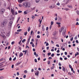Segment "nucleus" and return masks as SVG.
I'll list each match as a JSON object with an SVG mask.
<instances>
[{"instance_id": "56", "label": "nucleus", "mask_w": 79, "mask_h": 79, "mask_svg": "<svg viewBox=\"0 0 79 79\" xmlns=\"http://www.w3.org/2000/svg\"><path fill=\"white\" fill-rule=\"evenodd\" d=\"M52 26L50 25V26L49 29H52Z\"/></svg>"}, {"instance_id": "45", "label": "nucleus", "mask_w": 79, "mask_h": 79, "mask_svg": "<svg viewBox=\"0 0 79 79\" xmlns=\"http://www.w3.org/2000/svg\"><path fill=\"white\" fill-rule=\"evenodd\" d=\"M35 63H37V59H35Z\"/></svg>"}, {"instance_id": "13", "label": "nucleus", "mask_w": 79, "mask_h": 79, "mask_svg": "<svg viewBox=\"0 0 79 79\" xmlns=\"http://www.w3.org/2000/svg\"><path fill=\"white\" fill-rule=\"evenodd\" d=\"M65 32H66V30H64L62 32V34L64 35H65Z\"/></svg>"}, {"instance_id": "26", "label": "nucleus", "mask_w": 79, "mask_h": 79, "mask_svg": "<svg viewBox=\"0 0 79 79\" xmlns=\"http://www.w3.org/2000/svg\"><path fill=\"white\" fill-rule=\"evenodd\" d=\"M25 41H26V40H25V39H24L23 40H22V42L23 43H24V42Z\"/></svg>"}, {"instance_id": "53", "label": "nucleus", "mask_w": 79, "mask_h": 79, "mask_svg": "<svg viewBox=\"0 0 79 79\" xmlns=\"http://www.w3.org/2000/svg\"><path fill=\"white\" fill-rule=\"evenodd\" d=\"M76 21H79V19L78 18H77L76 19Z\"/></svg>"}, {"instance_id": "17", "label": "nucleus", "mask_w": 79, "mask_h": 79, "mask_svg": "<svg viewBox=\"0 0 79 79\" xmlns=\"http://www.w3.org/2000/svg\"><path fill=\"white\" fill-rule=\"evenodd\" d=\"M68 7L69 8H73V6L72 5L69 6H68Z\"/></svg>"}, {"instance_id": "61", "label": "nucleus", "mask_w": 79, "mask_h": 79, "mask_svg": "<svg viewBox=\"0 0 79 79\" xmlns=\"http://www.w3.org/2000/svg\"><path fill=\"white\" fill-rule=\"evenodd\" d=\"M68 74H69V75H70V76H71V75H72V74H71V73H69Z\"/></svg>"}, {"instance_id": "28", "label": "nucleus", "mask_w": 79, "mask_h": 79, "mask_svg": "<svg viewBox=\"0 0 79 79\" xmlns=\"http://www.w3.org/2000/svg\"><path fill=\"white\" fill-rule=\"evenodd\" d=\"M27 32H24V35H27Z\"/></svg>"}, {"instance_id": "14", "label": "nucleus", "mask_w": 79, "mask_h": 79, "mask_svg": "<svg viewBox=\"0 0 79 79\" xmlns=\"http://www.w3.org/2000/svg\"><path fill=\"white\" fill-rule=\"evenodd\" d=\"M58 20L59 22H60L61 20V17H59L58 18Z\"/></svg>"}, {"instance_id": "50", "label": "nucleus", "mask_w": 79, "mask_h": 79, "mask_svg": "<svg viewBox=\"0 0 79 79\" xmlns=\"http://www.w3.org/2000/svg\"><path fill=\"white\" fill-rule=\"evenodd\" d=\"M17 76H19V72H17Z\"/></svg>"}, {"instance_id": "39", "label": "nucleus", "mask_w": 79, "mask_h": 79, "mask_svg": "<svg viewBox=\"0 0 79 79\" xmlns=\"http://www.w3.org/2000/svg\"><path fill=\"white\" fill-rule=\"evenodd\" d=\"M54 69V67H53V66L51 68V70H52V69Z\"/></svg>"}, {"instance_id": "22", "label": "nucleus", "mask_w": 79, "mask_h": 79, "mask_svg": "<svg viewBox=\"0 0 79 79\" xmlns=\"http://www.w3.org/2000/svg\"><path fill=\"white\" fill-rule=\"evenodd\" d=\"M77 55H79V53L78 52H77L76 54H75V56H76Z\"/></svg>"}, {"instance_id": "23", "label": "nucleus", "mask_w": 79, "mask_h": 79, "mask_svg": "<svg viewBox=\"0 0 79 79\" xmlns=\"http://www.w3.org/2000/svg\"><path fill=\"white\" fill-rule=\"evenodd\" d=\"M39 1H40V0H35L36 3H39Z\"/></svg>"}, {"instance_id": "36", "label": "nucleus", "mask_w": 79, "mask_h": 79, "mask_svg": "<svg viewBox=\"0 0 79 79\" xmlns=\"http://www.w3.org/2000/svg\"><path fill=\"white\" fill-rule=\"evenodd\" d=\"M37 38H38V39H39V38H40V35H37Z\"/></svg>"}, {"instance_id": "58", "label": "nucleus", "mask_w": 79, "mask_h": 79, "mask_svg": "<svg viewBox=\"0 0 79 79\" xmlns=\"http://www.w3.org/2000/svg\"><path fill=\"white\" fill-rule=\"evenodd\" d=\"M51 44H54V42L52 40L51 41Z\"/></svg>"}, {"instance_id": "64", "label": "nucleus", "mask_w": 79, "mask_h": 79, "mask_svg": "<svg viewBox=\"0 0 79 79\" xmlns=\"http://www.w3.org/2000/svg\"><path fill=\"white\" fill-rule=\"evenodd\" d=\"M3 77H0V79H3Z\"/></svg>"}, {"instance_id": "37", "label": "nucleus", "mask_w": 79, "mask_h": 79, "mask_svg": "<svg viewBox=\"0 0 79 79\" xmlns=\"http://www.w3.org/2000/svg\"><path fill=\"white\" fill-rule=\"evenodd\" d=\"M38 70L39 71H41V70H42V69L40 68H38Z\"/></svg>"}, {"instance_id": "59", "label": "nucleus", "mask_w": 79, "mask_h": 79, "mask_svg": "<svg viewBox=\"0 0 79 79\" xmlns=\"http://www.w3.org/2000/svg\"><path fill=\"white\" fill-rule=\"evenodd\" d=\"M76 43H77V44H78L79 43V42L78 41V40H76Z\"/></svg>"}, {"instance_id": "41", "label": "nucleus", "mask_w": 79, "mask_h": 79, "mask_svg": "<svg viewBox=\"0 0 79 79\" xmlns=\"http://www.w3.org/2000/svg\"><path fill=\"white\" fill-rule=\"evenodd\" d=\"M16 57H15L13 59V61H15V60H16Z\"/></svg>"}, {"instance_id": "63", "label": "nucleus", "mask_w": 79, "mask_h": 79, "mask_svg": "<svg viewBox=\"0 0 79 79\" xmlns=\"http://www.w3.org/2000/svg\"><path fill=\"white\" fill-rule=\"evenodd\" d=\"M59 66H61V64L60 62L59 63Z\"/></svg>"}, {"instance_id": "8", "label": "nucleus", "mask_w": 79, "mask_h": 79, "mask_svg": "<svg viewBox=\"0 0 79 79\" xmlns=\"http://www.w3.org/2000/svg\"><path fill=\"white\" fill-rule=\"evenodd\" d=\"M25 1V0H18V2L19 3H21L22 2Z\"/></svg>"}, {"instance_id": "30", "label": "nucleus", "mask_w": 79, "mask_h": 79, "mask_svg": "<svg viewBox=\"0 0 79 79\" xmlns=\"http://www.w3.org/2000/svg\"><path fill=\"white\" fill-rule=\"evenodd\" d=\"M63 71H64V72H65V68H64V67H63Z\"/></svg>"}, {"instance_id": "7", "label": "nucleus", "mask_w": 79, "mask_h": 79, "mask_svg": "<svg viewBox=\"0 0 79 79\" xmlns=\"http://www.w3.org/2000/svg\"><path fill=\"white\" fill-rule=\"evenodd\" d=\"M11 11L12 15H15V11L14 10H13V9L11 8Z\"/></svg>"}, {"instance_id": "3", "label": "nucleus", "mask_w": 79, "mask_h": 79, "mask_svg": "<svg viewBox=\"0 0 79 79\" xmlns=\"http://www.w3.org/2000/svg\"><path fill=\"white\" fill-rule=\"evenodd\" d=\"M13 24V22H10L9 24V25L8 26V27L9 28H11V25Z\"/></svg>"}, {"instance_id": "40", "label": "nucleus", "mask_w": 79, "mask_h": 79, "mask_svg": "<svg viewBox=\"0 0 79 79\" xmlns=\"http://www.w3.org/2000/svg\"><path fill=\"white\" fill-rule=\"evenodd\" d=\"M70 40L71 41H73V37H72V38L70 39Z\"/></svg>"}, {"instance_id": "4", "label": "nucleus", "mask_w": 79, "mask_h": 79, "mask_svg": "<svg viewBox=\"0 0 79 79\" xmlns=\"http://www.w3.org/2000/svg\"><path fill=\"white\" fill-rule=\"evenodd\" d=\"M29 10H27L26 11H25L24 12V15H27V14L28 13H29L30 12H31V11H29Z\"/></svg>"}, {"instance_id": "16", "label": "nucleus", "mask_w": 79, "mask_h": 79, "mask_svg": "<svg viewBox=\"0 0 79 79\" xmlns=\"http://www.w3.org/2000/svg\"><path fill=\"white\" fill-rule=\"evenodd\" d=\"M28 29H27V31L28 32H29V31H31V27H28Z\"/></svg>"}, {"instance_id": "48", "label": "nucleus", "mask_w": 79, "mask_h": 79, "mask_svg": "<svg viewBox=\"0 0 79 79\" xmlns=\"http://www.w3.org/2000/svg\"><path fill=\"white\" fill-rule=\"evenodd\" d=\"M18 12L19 13H22V11L21 10H19Z\"/></svg>"}, {"instance_id": "49", "label": "nucleus", "mask_w": 79, "mask_h": 79, "mask_svg": "<svg viewBox=\"0 0 79 79\" xmlns=\"http://www.w3.org/2000/svg\"><path fill=\"white\" fill-rule=\"evenodd\" d=\"M32 33H33V31L32 30L31 32V35H32Z\"/></svg>"}, {"instance_id": "62", "label": "nucleus", "mask_w": 79, "mask_h": 79, "mask_svg": "<svg viewBox=\"0 0 79 79\" xmlns=\"http://www.w3.org/2000/svg\"><path fill=\"white\" fill-rule=\"evenodd\" d=\"M77 15H79V11L77 10Z\"/></svg>"}, {"instance_id": "52", "label": "nucleus", "mask_w": 79, "mask_h": 79, "mask_svg": "<svg viewBox=\"0 0 79 79\" xmlns=\"http://www.w3.org/2000/svg\"><path fill=\"white\" fill-rule=\"evenodd\" d=\"M57 19H58V18H57V17H56V18H55V21H56V20H57Z\"/></svg>"}, {"instance_id": "54", "label": "nucleus", "mask_w": 79, "mask_h": 79, "mask_svg": "<svg viewBox=\"0 0 79 79\" xmlns=\"http://www.w3.org/2000/svg\"><path fill=\"white\" fill-rule=\"evenodd\" d=\"M26 75H24L23 76V78H26Z\"/></svg>"}, {"instance_id": "21", "label": "nucleus", "mask_w": 79, "mask_h": 79, "mask_svg": "<svg viewBox=\"0 0 79 79\" xmlns=\"http://www.w3.org/2000/svg\"><path fill=\"white\" fill-rule=\"evenodd\" d=\"M64 10L66 11H68V10H69V9L67 8L64 9Z\"/></svg>"}, {"instance_id": "2", "label": "nucleus", "mask_w": 79, "mask_h": 79, "mask_svg": "<svg viewBox=\"0 0 79 79\" xmlns=\"http://www.w3.org/2000/svg\"><path fill=\"white\" fill-rule=\"evenodd\" d=\"M6 23H7L6 21H4L1 23V25L2 27H4L6 26Z\"/></svg>"}, {"instance_id": "9", "label": "nucleus", "mask_w": 79, "mask_h": 79, "mask_svg": "<svg viewBox=\"0 0 79 79\" xmlns=\"http://www.w3.org/2000/svg\"><path fill=\"white\" fill-rule=\"evenodd\" d=\"M49 8L52 9V8H54L55 7L54 6H53L52 5H51L49 6Z\"/></svg>"}, {"instance_id": "11", "label": "nucleus", "mask_w": 79, "mask_h": 79, "mask_svg": "<svg viewBox=\"0 0 79 79\" xmlns=\"http://www.w3.org/2000/svg\"><path fill=\"white\" fill-rule=\"evenodd\" d=\"M56 34H57V32L55 31L53 33V35L55 36V35H56Z\"/></svg>"}, {"instance_id": "42", "label": "nucleus", "mask_w": 79, "mask_h": 79, "mask_svg": "<svg viewBox=\"0 0 79 79\" xmlns=\"http://www.w3.org/2000/svg\"><path fill=\"white\" fill-rule=\"evenodd\" d=\"M7 9H8L9 10H10V6H9L7 7Z\"/></svg>"}, {"instance_id": "33", "label": "nucleus", "mask_w": 79, "mask_h": 79, "mask_svg": "<svg viewBox=\"0 0 79 79\" xmlns=\"http://www.w3.org/2000/svg\"><path fill=\"white\" fill-rule=\"evenodd\" d=\"M51 25H53V22L52 21L51 23Z\"/></svg>"}, {"instance_id": "29", "label": "nucleus", "mask_w": 79, "mask_h": 79, "mask_svg": "<svg viewBox=\"0 0 79 79\" xmlns=\"http://www.w3.org/2000/svg\"><path fill=\"white\" fill-rule=\"evenodd\" d=\"M77 36H76L75 37V40H77Z\"/></svg>"}, {"instance_id": "43", "label": "nucleus", "mask_w": 79, "mask_h": 79, "mask_svg": "<svg viewBox=\"0 0 79 79\" xmlns=\"http://www.w3.org/2000/svg\"><path fill=\"white\" fill-rule=\"evenodd\" d=\"M24 73H27V70H25L24 71Z\"/></svg>"}, {"instance_id": "6", "label": "nucleus", "mask_w": 79, "mask_h": 79, "mask_svg": "<svg viewBox=\"0 0 79 79\" xmlns=\"http://www.w3.org/2000/svg\"><path fill=\"white\" fill-rule=\"evenodd\" d=\"M64 27H61V28L59 30V32H60V33H61L62 31H63V30H64Z\"/></svg>"}, {"instance_id": "46", "label": "nucleus", "mask_w": 79, "mask_h": 79, "mask_svg": "<svg viewBox=\"0 0 79 79\" xmlns=\"http://www.w3.org/2000/svg\"><path fill=\"white\" fill-rule=\"evenodd\" d=\"M64 54L65 55H67L68 53H67V52H64Z\"/></svg>"}, {"instance_id": "27", "label": "nucleus", "mask_w": 79, "mask_h": 79, "mask_svg": "<svg viewBox=\"0 0 79 79\" xmlns=\"http://www.w3.org/2000/svg\"><path fill=\"white\" fill-rule=\"evenodd\" d=\"M54 55H55V54L53 53H52L51 55V56H52V57H53V56H54Z\"/></svg>"}, {"instance_id": "5", "label": "nucleus", "mask_w": 79, "mask_h": 79, "mask_svg": "<svg viewBox=\"0 0 79 79\" xmlns=\"http://www.w3.org/2000/svg\"><path fill=\"white\" fill-rule=\"evenodd\" d=\"M5 9H1L0 10V13H1V14H3L4 12H5Z\"/></svg>"}, {"instance_id": "44", "label": "nucleus", "mask_w": 79, "mask_h": 79, "mask_svg": "<svg viewBox=\"0 0 79 79\" xmlns=\"http://www.w3.org/2000/svg\"><path fill=\"white\" fill-rule=\"evenodd\" d=\"M35 75H37V76H38L39 75V73L38 72H37L35 73Z\"/></svg>"}, {"instance_id": "35", "label": "nucleus", "mask_w": 79, "mask_h": 79, "mask_svg": "<svg viewBox=\"0 0 79 79\" xmlns=\"http://www.w3.org/2000/svg\"><path fill=\"white\" fill-rule=\"evenodd\" d=\"M15 42L14 41H12V42H11V44L12 45H13V44H15Z\"/></svg>"}, {"instance_id": "60", "label": "nucleus", "mask_w": 79, "mask_h": 79, "mask_svg": "<svg viewBox=\"0 0 79 79\" xmlns=\"http://www.w3.org/2000/svg\"><path fill=\"white\" fill-rule=\"evenodd\" d=\"M49 45V44H48V43H46V46H48V45Z\"/></svg>"}, {"instance_id": "34", "label": "nucleus", "mask_w": 79, "mask_h": 79, "mask_svg": "<svg viewBox=\"0 0 79 79\" xmlns=\"http://www.w3.org/2000/svg\"><path fill=\"white\" fill-rule=\"evenodd\" d=\"M50 61H48V64H50Z\"/></svg>"}, {"instance_id": "18", "label": "nucleus", "mask_w": 79, "mask_h": 79, "mask_svg": "<svg viewBox=\"0 0 79 79\" xmlns=\"http://www.w3.org/2000/svg\"><path fill=\"white\" fill-rule=\"evenodd\" d=\"M21 63V62H18V63H17V64H16V66H18V65H19V64H20V63Z\"/></svg>"}, {"instance_id": "55", "label": "nucleus", "mask_w": 79, "mask_h": 79, "mask_svg": "<svg viewBox=\"0 0 79 79\" xmlns=\"http://www.w3.org/2000/svg\"><path fill=\"white\" fill-rule=\"evenodd\" d=\"M14 68V65L13 64L11 66V68L13 69Z\"/></svg>"}, {"instance_id": "32", "label": "nucleus", "mask_w": 79, "mask_h": 79, "mask_svg": "<svg viewBox=\"0 0 79 79\" xmlns=\"http://www.w3.org/2000/svg\"><path fill=\"white\" fill-rule=\"evenodd\" d=\"M51 55V52H49L48 53V56H49Z\"/></svg>"}, {"instance_id": "12", "label": "nucleus", "mask_w": 79, "mask_h": 79, "mask_svg": "<svg viewBox=\"0 0 79 79\" xmlns=\"http://www.w3.org/2000/svg\"><path fill=\"white\" fill-rule=\"evenodd\" d=\"M42 31H45V28H44V25L42 26Z\"/></svg>"}, {"instance_id": "31", "label": "nucleus", "mask_w": 79, "mask_h": 79, "mask_svg": "<svg viewBox=\"0 0 79 79\" xmlns=\"http://www.w3.org/2000/svg\"><path fill=\"white\" fill-rule=\"evenodd\" d=\"M42 20L41 19V20L39 21L40 24H41V23H42Z\"/></svg>"}, {"instance_id": "20", "label": "nucleus", "mask_w": 79, "mask_h": 79, "mask_svg": "<svg viewBox=\"0 0 79 79\" xmlns=\"http://www.w3.org/2000/svg\"><path fill=\"white\" fill-rule=\"evenodd\" d=\"M22 31V30H21V29H19V30H17V32H20V31Z\"/></svg>"}, {"instance_id": "38", "label": "nucleus", "mask_w": 79, "mask_h": 79, "mask_svg": "<svg viewBox=\"0 0 79 79\" xmlns=\"http://www.w3.org/2000/svg\"><path fill=\"white\" fill-rule=\"evenodd\" d=\"M69 66L70 69H71L72 68V66H71V65H69Z\"/></svg>"}, {"instance_id": "10", "label": "nucleus", "mask_w": 79, "mask_h": 79, "mask_svg": "<svg viewBox=\"0 0 79 79\" xmlns=\"http://www.w3.org/2000/svg\"><path fill=\"white\" fill-rule=\"evenodd\" d=\"M23 55V54L22 52H20L19 54V57L21 58Z\"/></svg>"}, {"instance_id": "19", "label": "nucleus", "mask_w": 79, "mask_h": 79, "mask_svg": "<svg viewBox=\"0 0 79 79\" xmlns=\"http://www.w3.org/2000/svg\"><path fill=\"white\" fill-rule=\"evenodd\" d=\"M56 5L57 6H60V3L58 2L56 4Z\"/></svg>"}, {"instance_id": "25", "label": "nucleus", "mask_w": 79, "mask_h": 79, "mask_svg": "<svg viewBox=\"0 0 79 79\" xmlns=\"http://www.w3.org/2000/svg\"><path fill=\"white\" fill-rule=\"evenodd\" d=\"M6 66V65H4V66H1L0 67V68H4V67Z\"/></svg>"}, {"instance_id": "24", "label": "nucleus", "mask_w": 79, "mask_h": 79, "mask_svg": "<svg viewBox=\"0 0 79 79\" xmlns=\"http://www.w3.org/2000/svg\"><path fill=\"white\" fill-rule=\"evenodd\" d=\"M56 24H58V25H60V24H61V23L57 22L56 23Z\"/></svg>"}, {"instance_id": "15", "label": "nucleus", "mask_w": 79, "mask_h": 79, "mask_svg": "<svg viewBox=\"0 0 79 79\" xmlns=\"http://www.w3.org/2000/svg\"><path fill=\"white\" fill-rule=\"evenodd\" d=\"M10 33H8L6 35L7 37H8L10 36Z\"/></svg>"}, {"instance_id": "1", "label": "nucleus", "mask_w": 79, "mask_h": 79, "mask_svg": "<svg viewBox=\"0 0 79 79\" xmlns=\"http://www.w3.org/2000/svg\"><path fill=\"white\" fill-rule=\"evenodd\" d=\"M23 6H25V8H29L30 6H31V4L29 2H23Z\"/></svg>"}, {"instance_id": "47", "label": "nucleus", "mask_w": 79, "mask_h": 79, "mask_svg": "<svg viewBox=\"0 0 79 79\" xmlns=\"http://www.w3.org/2000/svg\"><path fill=\"white\" fill-rule=\"evenodd\" d=\"M31 9L32 10H34L35 9V7H34L33 8H31Z\"/></svg>"}, {"instance_id": "57", "label": "nucleus", "mask_w": 79, "mask_h": 79, "mask_svg": "<svg viewBox=\"0 0 79 79\" xmlns=\"http://www.w3.org/2000/svg\"><path fill=\"white\" fill-rule=\"evenodd\" d=\"M19 7H21V6H22V5H21L20 4H19Z\"/></svg>"}, {"instance_id": "51", "label": "nucleus", "mask_w": 79, "mask_h": 79, "mask_svg": "<svg viewBox=\"0 0 79 79\" xmlns=\"http://www.w3.org/2000/svg\"><path fill=\"white\" fill-rule=\"evenodd\" d=\"M79 23H78V22H77L76 23V25L77 26V25H79Z\"/></svg>"}]
</instances>
